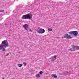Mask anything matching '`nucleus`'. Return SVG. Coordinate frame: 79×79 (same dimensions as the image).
<instances>
[{"instance_id": "1", "label": "nucleus", "mask_w": 79, "mask_h": 79, "mask_svg": "<svg viewBox=\"0 0 79 79\" xmlns=\"http://www.w3.org/2000/svg\"><path fill=\"white\" fill-rule=\"evenodd\" d=\"M7 47H8V43L7 42V40L3 41L0 45V50L2 49V51H5V48Z\"/></svg>"}, {"instance_id": "2", "label": "nucleus", "mask_w": 79, "mask_h": 79, "mask_svg": "<svg viewBox=\"0 0 79 79\" xmlns=\"http://www.w3.org/2000/svg\"><path fill=\"white\" fill-rule=\"evenodd\" d=\"M32 18V15L31 14H26L23 15L22 17L23 19H31Z\"/></svg>"}, {"instance_id": "3", "label": "nucleus", "mask_w": 79, "mask_h": 79, "mask_svg": "<svg viewBox=\"0 0 79 79\" xmlns=\"http://www.w3.org/2000/svg\"><path fill=\"white\" fill-rule=\"evenodd\" d=\"M79 49V46H76L73 47L70 49V50L72 51H74V50H77Z\"/></svg>"}, {"instance_id": "4", "label": "nucleus", "mask_w": 79, "mask_h": 79, "mask_svg": "<svg viewBox=\"0 0 79 79\" xmlns=\"http://www.w3.org/2000/svg\"><path fill=\"white\" fill-rule=\"evenodd\" d=\"M64 38L65 39H72V37L70 35H69L68 34H66L64 36Z\"/></svg>"}, {"instance_id": "5", "label": "nucleus", "mask_w": 79, "mask_h": 79, "mask_svg": "<svg viewBox=\"0 0 79 79\" xmlns=\"http://www.w3.org/2000/svg\"><path fill=\"white\" fill-rule=\"evenodd\" d=\"M57 56H52L51 59V60L52 62H53V61H54L55 60H56V58Z\"/></svg>"}, {"instance_id": "6", "label": "nucleus", "mask_w": 79, "mask_h": 79, "mask_svg": "<svg viewBox=\"0 0 79 79\" xmlns=\"http://www.w3.org/2000/svg\"><path fill=\"white\" fill-rule=\"evenodd\" d=\"M45 30L41 28L40 29V34H44V33H45Z\"/></svg>"}, {"instance_id": "7", "label": "nucleus", "mask_w": 79, "mask_h": 79, "mask_svg": "<svg viewBox=\"0 0 79 79\" xmlns=\"http://www.w3.org/2000/svg\"><path fill=\"white\" fill-rule=\"evenodd\" d=\"M23 27L25 30H27V29H28V25L27 24H25L24 25H23Z\"/></svg>"}, {"instance_id": "8", "label": "nucleus", "mask_w": 79, "mask_h": 79, "mask_svg": "<svg viewBox=\"0 0 79 79\" xmlns=\"http://www.w3.org/2000/svg\"><path fill=\"white\" fill-rule=\"evenodd\" d=\"M73 34L75 37H76L77 35L78 34V32L77 31H73Z\"/></svg>"}, {"instance_id": "9", "label": "nucleus", "mask_w": 79, "mask_h": 79, "mask_svg": "<svg viewBox=\"0 0 79 79\" xmlns=\"http://www.w3.org/2000/svg\"><path fill=\"white\" fill-rule=\"evenodd\" d=\"M51 76L55 79H57L58 78V76L56 75V74H52L51 75Z\"/></svg>"}, {"instance_id": "10", "label": "nucleus", "mask_w": 79, "mask_h": 79, "mask_svg": "<svg viewBox=\"0 0 79 79\" xmlns=\"http://www.w3.org/2000/svg\"><path fill=\"white\" fill-rule=\"evenodd\" d=\"M36 77L37 78H38V77H40V75L39 74H37L36 75Z\"/></svg>"}, {"instance_id": "11", "label": "nucleus", "mask_w": 79, "mask_h": 79, "mask_svg": "<svg viewBox=\"0 0 79 79\" xmlns=\"http://www.w3.org/2000/svg\"><path fill=\"white\" fill-rule=\"evenodd\" d=\"M18 66H19V67H21V66H22V64H18Z\"/></svg>"}, {"instance_id": "12", "label": "nucleus", "mask_w": 79, "mask_h": 79, "mask_svg": "<svg viewBox=\"0 0 79 79\" xmlns=\"http://www.w3.org/2000/svg\"><path fill=\"white\" fill-rule=\"evenodd\" d=\"M4 10H0V12H1L2 13H3V12H4Z\"/></svg>"}, {"instance_id": "13", "label": "nucleus", "mask_w": 79, "mask_h": 79, "mask_svg": "<svg viewBox=\"0 0 79 79\" xmlns=\"http://www.w3.org/2000/svg\"><path fill=\"white\" fill-rule=\"evenodd\" d=\"M48 31H52V28H48Z\"/></svg>"}, {"instance_id": "14", "label": "nucleus", "mask_w": 79, "mask_h": 79, "mask_svg": "<svg viewBox=\"0 0 79 79\" xmlns=\"http://www.w3.org/2000/svg\"><path fill=\"white\" fill-rule=\"evenodd\" d=\"M23 64H24V66H26V65L27 64L26 62H23Z\"/></svg>"}, {"instance_id": "15", "label": "nucleus", "mask_w": 79, "mask_h": 79, "mask_svg": "<svg viewBox=\"0 0 79 79\" xmlns=\"http://www.w3.org/2000/svg\"><path fill=\"white\" fill-rule=\"evenodd\" d=\"M69 33L70 34H73V31H70L69 32Z\"/></svg>"}, {"instance_id": "16", "label": "nucleus", "mask_w": 79, "mask_h": 79, "mask_svg": "<svg viewBox=\"0 0 79 79\" xmlns=\"http://www.w3.org/2000/svg\"><path fill=\"white\" fill-rule=\"evenodd\" d=\"M43 73V72L42 71H40V74H42Z\"/></svg>"}, {"instance_id": "17", "label": "nucleus", "mask_w": 79, "mask_h": 79, "mask_svg": "<svg viewBox=\"0 0 79 79\" xmlns=\"http://www.w3.org/2000/svg\"><path fill=\"white\" fill-rule=\"evenodd\" d=\"M64 74H66L64 73H62L61 74V75H64Z\"/></svg>"}, {"instance_id": "18", "label": "nucleus", "mask_w": 79, "mask_h": 79, "mask_svg": "<svg viewBox=\"0 0 79 79\" xmlns=\"http://www.w3.org/2000/svg\"><path fill=\"white\" fill-rule=\"evenodd\" d=\"M29 31H30V32H32V30L31 29L29 30Z\"/></svg>"}, {"instance_id": "19", "label": "nucleus", "mask_w": 79, "mask_h": 79, "mask_svg": "<svg viewBox=\"0 0 79 79\" xmlns=\"http://www.w3.org/2000/svg\"><path fill=\"white\" fill-rule=\"evenodd\" d=\"M38 33H39V34H40V31H38Z\"/></svg>"}, {"instance_id": "20", "label": "nucleus", "mask_w": 79, "mask_h": 79, "mask_svg": "<svg viewBox=\"0 0 79 79\" xmlns=\"http://www.w3.org/2000/svg\"><path fill=\"white\" fill-rule=\"evenodd\" d=\"M5 56H8V55L6 54V55H5Z\"/></svg>"}, {"instance_id": "21", "label": "nucleus", "mask_w": 79, "mask_h": 79, "mask_svg": "<svg viewBox=\"0 0 79 79\" xmlns=\"http://www.w3.org/2000/svg\"><path fill=\"white\" fill-rule=\"evenodd\" d=\"M7 55H9V54H8Z\"/></svg>"}, {"instance_id": "22", "label": "nucleus", "mask_w": 79, "mask_h": 79, "mask_svg": "<svg viewBox=\"0 0 79 79\" xmlns=\"http://www.w3.org/2000/svg\"><path fill=\"white\" fill-rule=\"evenodd\" d=\"M39 74H40V72H39Z\"/></svg>"}]
</instances>
